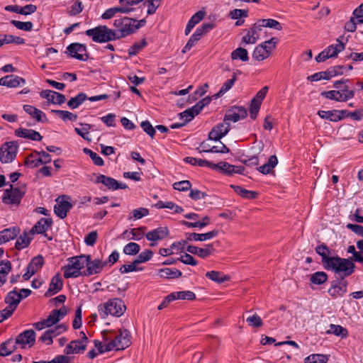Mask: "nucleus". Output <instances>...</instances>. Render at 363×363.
Here are the masks:
<instances>
[{"label":"nucleus","mask_w":363,"mask_h":363,"mask_svg":"<svg viewBox=\"0 0 363 363\" xmlns=\"http://www.w3.org/2000/svg\"><path fill=\"white\" fill-rule=\"evenodd\" d=\"M203 36L202 31L196 29L195 32L191 35L186 44L182 49V52L185 53L191 50V48L201 39Z\"/></svg>","instance_id":"09e8293b"},{"label":"nucleus","mask_w":363,"mask_h":363,"mask_svg":"<svg viewBox=\"0 0 363 363\" xmlns=\"http://www.w3.org/2000/svg\"><path fill=\"white\" fill-rule=\"evenodd\" d=\"M329 327L326 334H333L341 338H346L348 336L347 330L340 325L330 324Z\"/></svg>","instance_id":"c03bdc74"},{"label":"nucleus","mask_w":363,"mask_h":363,"mask_svg":"<svg viewBox=\"0 0 363 363\" xmlns=\"http://www.w3.org/2000/svg\"><path fill=\"white\" fill-rule=\"evenodd\" d=\"M42 98L46 99L49 102L54 104H62L65 102V96L52 90H43L40 93Z\"/></svg>","instance_id":"bb28decb"},{"label":"nucleus","mask_w":363,"mask_h":363,"mask_svg":"<svg viewBox=\"0 0 363 363\" xmlns=\"http://www.w3.org/2000/svg\"><path fill=\"white\" fill-rule=\"evenodd\" d=\"M32 238L29 236L27 233H23L17 239L15 247L18 250H22L28 247L31 241Z\"/></svg>","instance_id":"5fc2aeb1"},{"label":"nucleus","mask_w":363,"mask_h":363,"mask_svg":"<svg viewBox=\"0 0 363 363\" xmlns=\"http://www.w3.org/2000/svg\"><path fill=\"white\" fill-rule=\"evenodd\" d=\"M346 67L342 66H336L325 72H316L308 77V79L311 82H318L321 79H330L332 77L342 74Z\"/></svg>","instance_id":"ddd939ff"},{"label":"nucleus","mask_w":363,"mask_h":363,"mask_svg":"<svg viewBox=\"0 0 363 363\" xmlns=\"http://www.w3.org/2000/svg\"><path fill=\"white\" fill-rule=\"evenodd\" d=\"M347 281L343 279L340 281L333 282L328 292L333 298L343 296L347 292Z\"/></svg>","instance_id":"4be33fe9"},{"label":"nucleus","mask_w":363,"mask_h":363,"mask_svg":"<svg viewBox=\"0 0 363 363\" xmlns=\"http://www.w3.org/2000/svg\"><path fill=\"white\" fill-rule=\"evenodd\" d=\"M184 161L186 163L190 164L194 166H199V167H207L211 168V162L202 160V159H198L194 157H186L184 159Z\"/></svg>","instance_id":"4d7b16f0"},{"label":"nucleus","mask_w":363,"mask_h":363,"mask_svg":"<svg viewBox=\"0 0 363 363\" xmlns=\"http://www.w3.org/2000/svg\"><path fill=\"white\" fill-rule=\"evenodd\" d=\"M172 301L175 300H194L196 295L191 291H174L169 294Z\"/></svg>","instance_id":"79ce46f5"},{"label":"nucleus","mask_w":363,"mask_h":363,"mask_svg":"<svg viewBox=\"0 0 363 363\" xmlns=\"http://www.w3.org/2000/svg\"><path fill=\"white\" fill-rule=\"evenodd\" d=\"M278 42L279 40L277 38H272L271 39L257 45L252 53L253 59L257 61H263L268 58L271 55L272 51L276 49Z\"/></svg>","instance_id":"423d86ee"},{"label":"nucleus","mask_w":363,"mask_h":363,"mask_svg":"<svg viewBox=\"0 0 363 363\" xmlns=\"http://www.w3.org/2000/svg\"><path fill=\"white\" fill-rule=\"evenodd\" d=\"M328 279V275L324 272H316L311 275L310 281L312 284L315 285H320L325 282Z\"/></svg>","instance_id":"13d9d810"},{"label":"nucleus","mask_w":363,"mask_h":363,"mask_svg":"<svg viewBox=\"0 0 363 363\" xmlns=\"http://www.w3.org/2000/svg\"><path fill=\"white\" fill-rule=\"evenodd\" d=\"M95 183L102 184L108 189L112 191H115L117 189H125L128 188L125 184L119 182L115 179L105 176L104 174L97 175Z\"/></svg>","instance_id":"6ab92c4d"},{"label":"nucleus","mask_w":363,"mask_h":363,"mask_svg":"<svg viewBox=\"0 0 363 363\" xmlns=\"http://www.w3.org/2000/svg\"><path fill=\"white\" fill-rule=\"evenodd\" d=\"M21 301L20 300L18 294V290L15 288L11 291L9 292L5 298V302L8 306H11L13 308H16L18 305Z\"/></svg>","instance_id":"37998d69"},{"label":"nucleus","mask_w":363,"mask_h":363,"mask_svg":"<svg viewBox=\"0 0 363 363\" xmlns=\"http://www.w3.org/2000/svg\"><path fill=\"white\" fill-rule=\"evenodd\" d=\"M211 169L217 170L223 174L230 176L233 174H244L245 167L229 164L227 162H220L217 164L211 162Z\"/></svg>","instance_id":"f8f14e48"},{"label":"nucleus","mask_w":363,"mask_h":363,"mask_svg":"<svg viewBox=\"0 0 363 363\" xmlns=\"http://www.w3.org/2000/svg\"><path fill=\"white\" fill-rule=\"evenodd\" d=\"M18 145L14 142L4 143L0 147V161L1 163H10L16 157Z\"/></svg>","instance_id":"6e6552de"},{"label":"nucleus","mask_w":363,"mask_h":363,"mask_svg":"<svg viewBox=\"0 0 363 363\" xmlns=\"http://www.w3.org/2000/svg\"><path fill=\"white\" fill-rule=\"evenodd\" d=\"M262 27L258 26V21L252 27L247 30L246 34L242 37V42L246 44H255L259 38V32Z\"/></svg>","instance_id":"cd10ccee"},{"label":"nucleus","mask_w":363,"mask_h":363,"mask_svg":"<svg viewBox=\"0 0 363 363\" xmlns=\"http://www.w3.org/2000/svg\"><path fill=\"white\" fill-rule=\"evenodd\" d=\"M160 276L165 279H175L182 277V273L176 268H164L159 271Z\"/></svg>","instance_id":"a18cd8bd"},{"label":"nucleus","mask_w":363,"mask_h":363,"mask_svg":"<svg viewBox=\"0 0 363 363\" xmlns=\"http://www.w3.org/2000/svg\"><path fill=\"white\" fill-rule=\"evenodd\" d=\"M130 333L127 330H120L118 332L115 331L113 342L106 345L105 350L109 352L114 350H124L130 344Z\"/></svg>","instance_id":"0eeeda50"},{"label":"nucleus","mask_w":363,"mask_h":363,"mask_svg":"<svg viewBox=\"0 0 363 363\" xmlns=\"http://www.w3.org/2000/svg\"><path fill=\"white\" fill-rule=\"evenodd\" d=\"M52 221L50 218H40L32 228L30 233L42 234L45 233L52 225Z\"/></svg>","instance_id":"2f4dec72"},{"label":"nucleus","mask_w":363,"mask_h":363,"mask_svg":"<svg viewBox=\"0 0 363 363\" xmlns=\"http://www.w3.org/2000/svg\"><path fill=\"white\" fill-rule=\"evenodd\" d=\"M23 108L25 112L38 122H43L47 120L46 115L42 111L31 105H24Z\"/></svg>","instance_id":"72a5a7b5"},{"label":"nucleus","mask_w":363,"mask_h":363,"mask_svg":"<svg viewBox=\"0 0 363 363\" xmlns=\"http://www.w3.org/2000/svg\"><path fill=\"white\" fill-rule=\"evenodd\" d=\"M278 164V159L276 155H272L269 157L268 162L263 165L259 167L257 170L263 174H268L273 172L274 168Z\"/></svg>","instance_id":"c9c22d12"},{"label":"nucleus","mask_w":363,"mask_h":363,"mask_svg":"<svg viewBox=\"0 0 363 363\" xmlns=\"http://www.w3.org/2000/svg\"><path fill=\"white\" fill-rule=\"evenodd\" d=\"M315 252L322 257V262L325 267L327 265L328 259L332 257L329 256V248L325 244H321L315 247Z\"/></svg>","instance_id":"6e6d98bb"},{"label":"nucleus","mask_w":363,"mask_h":363,"mask_svg":"<svg viewBox=\"0 0 363 363\" xmlns=\"http://www.w3.org/2000/svg\"><path fill=\"white\" fill-rule=\"evenodd\" d=\"M85 34L91 38L92 40L96 43H101L116 40L113 31L106 26H99L88 29L85 31Z\"/></svg>","instance_id":"39448f33"},{"label":"nucleus","mask_w":363,"mask_h":363,"mask_svg":"<svg viewBox=\"0 0 363 363\" xmlns=\"http://www.w3.org/2000/svg\"><path fill=\"white\" fill-rule=\"evenodd\" d=\"M84 9V6L82 1L76 0L68 8L67 13L71 16H74L79 14Z\"/></svg>","instance_id":"e2e57ef3"},{"label":"nucleus","mask_w":363,"mask_h":363,"mask_svg":"<svg viewBox=\"0 0 363 363\" xmlns=\"http://www.w3.org/2000/svg\"><path fill=\"white\" fill-rule=\"evenodd\" d=\"M19 233L17 228H6L0 232V245L14 239Z\"/></svg>","instance_id":"4c0bfd02"},{"label":"nucleus","mask_w":363,"mask_h":363,"mask_svg":"<svg viewBox=\"0 0 363 363\" xmlns=\"http://www.w3.org/2000/svg\"><path fill=\"white\" fill-rule=\"evenodd\" d=\"M145 227H140L130 229V230H125L121 235V237L128 240H140L145 235Z\"/></svg>","instance_id":"c756f323"},{"label":"nucleus","mask_w":363,"mask_h":363,"mask_svg":"<svg viewBox=\"0 0 363 363\" xmlns=\"http://www.w3.org/2000/svg\"><path fill=\"white\" fill-rule=\"evenodd\" d=\"M44 265L43 256L38 255L33 257L28 264L26 272L22 275L24 281L29 280L35 273L41 269Z\"/></svg>","instance_id":"2eb2a0df"},{"label":"nucleus","mask_w":363,"mask_h":363,"mask_svg":"<svg viewBox=\"0 0 363 363\" xmlns=\"http://www.w3.org/2000/svg\"><path fill=\"white\" fill-rule=\"evenodd\" d=\"M218 230H213L205 233H187L185 234L188 241H206L213 239L218 235Z\"/></svg>","instance_id":"b1692460"},{"label":"nucleus","mask_w":363,"mask_h":363,"mask_svg":"<svg viewBox=\"0 0 363 363\" xmlns=\"http://www.w3.org/2000/svg\"><path fill=\"white\" fill-rule=\"evenodd\" d=\"M199 113L196 111L195 108L192 106L190 108L185 110L184 111L179 113L181 119L184 120V123L191 121Z\"/></svg>","instance_id":"69168bd1"},{"label":"nucleus","mask_w":363,"mask_h":363,"mask_svg":"<svg viewBox=\"0 0 363 363\" xmlns=\"http://www.w3.org/2000/svg\"><path fill=\"white\" fill-rule=\"evenodd\" d=\"M26 80L17 75H6L0 79V86H4L9 88H15L24 85Z\"/></svg>","instance_id":"393cba45"},{"label":"nucleus","mask_w":363,"mask_h":363,"mask_svg":"<svg viewBox=\"0 0 363 363\" xmlns=\"http://www.w3.org/2000/svg\"><path fill=\"white\" fill-rule=\"evenodd\" d=\"M70 198L67 196H59L56 199V204L54 206V212L57 216L60 218H65L67 212L72 208V204L69 202Z\"/></svg>","instance_id":"4468645a"},{"label":"nucleus","mask_w":363,"mask_h":363,"mask_svg":"<svg viewBox=\"0 0 363 363\" xmlns=\"http://www.w3.org/2000/svg\"><path fill=\"white\" fill-rule=\"evenodd\" d=\"M129 11L125 7L114 6L106 9L101 16V18L104 20L111 19L114 17L116 13H121L124 14H128Z\"/></svg>","instance_id":"e433bc0d"},{"label":"nucleus","mask_w":363,"mask_h":363,"mask_svg":"<svg viewBox=\"0 0 363 363\" xmlns=\"http://www.w3.org/2000/svg\"><path fill=\"white\" fill-rule=\"evenodd\" d=\"M230 130V125L223 120L222 123H218L208 133V139L218 141L225 136Z\"/></svg>","instance_id":"aec40b11"},{"label":"nucleus","mask_w":363,"mask_h":363,"mask_svg":"<svg viewBox=\"0 0 363 363\" xmlns=\"http://www.w3.org/2000/svg\"><path fill=\"white\" fill-rule=\"evenodd\" d=\"M345 50V44L337 38L335 44H332L324 49L328 52L329 58L335 57L337 54Z\"/></svg>","instance_id":"ea45409f"},{"label":"nucleus","mask_w":363,"mask_h":363,"mask_svg":"<svg viewBox=\"0 0 363 363\" xmlns=\"http://www.w3.org/2000/svg\"><path fill=\"white\" fill-rule=\"evenodd\" d=\"M325 268L333 271L344 279L354 272L355 265L350 259L335 256L328 259Z\"/></svg>","instance_id":"f257e3e1"},{"label":"nucleus","mask_w":363,"mask_h":363,"mask_svg":"<svg viewBox=\"0 0 363 363\" xmlns=\"http://www.w3.org/2000/svg\"><path fill=\"white\" fill-rule=\"evenodd\" d=\"M186 251L191 254L196 255L201 258L205 259L213 253L214 247L213 244H208L205 247L189 245L186 247Z\"/></svg>","instance_id":"5701e85b"},{"label":"nucleus","mask_w":363,"mask_h":363,"mask_svg":"<svg viewBox=\"0 0 363 363\" xmlns=\"http://www.w3.org/2000/svg\"><path fill=\"white\" fill-rule=\"evenodd\" d=\"M328 357L322 354H313L305 358V363H327Z\"/></svg>","instance_id":"bf43d9fd"},{"label":"nucleus","mask_w":363,"mask_h":363,"mask_svg":"<svg viewBox=\"0 0 363 363\" xmlns=\"http://www.w3.org/2000/svg\"><path fill=\"white\" fill-rule=\"evenodd\" d=\"M84 259H86L84 255L69 258L68 264L62 268L65 278H77L81 275L82 276V271L81 270L86 264Z\"/></svg>","instance_id":"20e7f679"},{"label":"nucleus","mask_w":363,"mask_h":363,"mask_svg":"<svg viewBox=\"0 0 363 363\" xmlns=\"http://www.w3.org/2000/svg\"><path fill=\"white\" fill-rule=\"evenodd\" d=\"M67 308L65 306H62L60 309H55L50 312L49 315L45 318L46 323L49 327L57 324L67 313Z\"/></svg>","instance_id":"a878e982"},{"label":"nucleus","mask_w":363,"mask_h":363,"mask_svg":"<svg viewBox=\"0 0 363 363\" xmlns=\"http://www.w3.org/2000/svg\"><path fill=\"white\" fill-rule=\"evenodd\" d=\"M66 52L72 58L86 61L89 58L86 46L84 44L73 43L67 47Z\"/></svg>","instance_id":"9b49d317"},{"label":"nucleus","mask_w":363,"mask_h":363,"mask_svg":"<svg viewBox=\"0 0 363 363\" xmlns=\"http://www.w3.org/2000/svg\"><path fill=\"white\" fill-rule=\"evenodd\" d=\"M247 115V111L245 108L242 106H233L228 109L225 116L223 120L226 122H238L241 119H244Z\"/></svg>","instance_id":"412c9836"},{"label":"nucleus","mask_w":363,"mask_h":363,"mask_svg":"<svg viewBox=\"0 0 363 363\" xmlns=\"http://www.w3.org/2000/svg\"><path fill=\"white\" fill-rule=\"evenodd\" d=\"M231 187L234 189L235 192L244 199H255L257 196V192L245 189L240 186L232 185Z\"/></svg>","instance_id":"8fccbe9b"},{"label":"nucleus","mask_w":363,"mask_h":363,"mask_svg":"<svg viewBox=\"0 0 363 363\" xmlns=\"http://www.w3.org/2000/svg\"><path fill=\"white\" fill-rule=\"evenodd\" d=\"M15 135L17 137L31 140L33 141H40L41 135L36 130L20 128L15 130Z\"/></svg>","instance_id":"c85d7f7f"},{"label":"nucleus","mask_w":363,"mask_h":363,"mask_svg":"<svg viewBox=\"0 0 363 363\" xmlns=\"http://www.w3.org/2000/svg\"><path fill=\"white\" fill-rule=\"evenodd\" d=\"M258 26L262 28H273L277 30H281L282 26L277 20L272 18L259 19L258 20Z\"/></svg>","instance_id":"49530a36"},{"label":"nucleus","mask_w":363,"mask_h":363,"mask_svg":"<svg viewBox=\"0 0 363 363\" xmlns=\"http://www.w3.org/2000/svg\"><path fill=\"white\" fill-rule=\"evenodd\" d=\"M62 279L59 274H55L51 279L49 288L45 292V296H51L59 292L62 288Z\"/></svg>","instance_id":"7c9ffc66"},{"label":"nucleus","mask_w":363,"mask_h":363,"mask_svg":"<svg viewBox=\"0 0 363 363\" xmlns=\"http://www.w3.org/2000/svg\"><path fill=\"white\" fill-rule=\"evenodd\" d=\"M88 99L87 96L84 93H79L76 96L72 97L67 102V106L71 109L77 108L81 104H82Z\"/></svg>","instance_id":"de8ad7c7"},{"label":"nucleus","mask_w":363,"mask_h":363,"mask_svg":"<svg viewBox=\"0 0 363 363\" xmlns=\"http://www.w3.org/2000/svg\"><path fill=\"white\" fill-rule=\"evenodd\" d=\"M97 309L100 317L102 319H106L108 315L114 317L122 316L126 310V306L121 298H113L103 303H100Z\"/></svg>","instance_id":"f03ea898"},{"label":"nucleus","mask_w":363,"mask_h":363,"mask_svg":"<svg viewBox=\"0 0 363 363\" xmlns=\"http://www.w3.org/2000/svg\"><path fill=\"white\" fill-rule=\"evenodd\" d=\"M86 345L80 340L71 341L65 348L64 352L66 354H78L84 352Z\"/></svg>","instance_id":"473e14b6"},{"label":"nucleus","mask_w":363,"mask_h":363,"mask_svg":"<svg viewBox=\"0 0 363 363\" xmlns=\"http://www.w3.org/2000/svg\"><path fill=\"white\" fill-rule=\"evenodd\" d=\"M84 262H86V269L82 271V276H91L100 273L103 268L106 266V263H104L102 260L96 259L94 260L91 259L90 255H84Z\"/></svg>","instance_id":"9d476101"},{"label":"nucleus","mask_w":363,"mask_h":363,"mask_svg":"<svg viewBox=\"0 0 363 363\" xmlns=\"http://www.w3.org/2000/svg\"><path fill=\"white\" fill-rule=\"evenodd\" d=\"M25 194V191L21 190L18 188H13L11 186L10 189H6L2 197V201L6 204H13L18 206L21 199Z\"/></svg>","instance_id":"dca6fc26"},{"label":"nucleus","mask_w":363,"mask_h":363,"mask_svg":"<svg viewBox=\"0 0 363 363\" xmlns=\"http://www.w3.org/2000/svg\"><path fill=\"white\" fill-rule=\"evenodd\" d=\"M345 92L337 90H330L323 91L320 96L330 100H334L338 102H345L354 96V91L353 89H344Z\"/></svg>","instance_id":"1a4fd4ad"},{"label":"nucleus","mask_w":363,"mask_h":363,"mask_svg":"<svg viewBox=\"0 0 363 363\" xmlns=\"http://www.w3.org/2000/svg\"><path fill=\"white\" fill-rule=\"evenodd\" d=\"M140 250V245L136 242H128L123 249V252L127 255H135Z\"/></svg>","instance_id":"052dcab7"},{"label":"nucleus","mask_w":363,"mask_h":363,"mask_svg":"<svg viewBox=\"0 0 363 363\" xmlns=\"http://www.w3.org/2000/svg\"><path fill=\"white\" fill-rule=\"evenodd\" d=\"M169 231L167 227L155 228L145 234V238L150 241V246L155 247L157 241H160L168 237Z\"/></svg>","instance_id":"f3484780"},{"label":"nucleus","mask_w":363,"mask_h":363,"mask_svg":"<svg viewBox=\"0 0 363 363\" xmlns=\"http://www.w3.org/2000/svg\"><path fill=\"white\" fill-rule=\"evenodd\" d=\"M205 13L204 11H199L194 13L189 21L187 23V25L186 26L184 33L186 35H188L191 30L194 28V27L199 23L204 17Z\"/></svg>","instance_id":"58836bf2"},{"label":"nucleus","mask_w":363,"mask_h":363,"mask_svg":"<svg viewBox=\"0 0 363 363\" xmlns=\"http://www.w3.org/2000/svg\"><path fill=\"white\" fill-rule=\"evenodd\" d=\"M206 277L218 284H222L230 279V277L228 275L224 274L221 272L214 270L207 272L206 273Z\"/></svg>","instance_id":"a19ab883"},{"label":"nucleus","mask_w":363,"mask_h":363,"mask_svg":"<svg viewBox=\"0 0 363 363\" xmlns=\"http://www.w3.org/2000/svg\"><path fill=\"white\" fill-rule=\"evenodd\" d=\"M52 112L57 114L64 121H75L77 118V116L76 114L68 111L52 110Z\"/></svg>","instance_id":"680f3d73"},{"label":"nucleus","mask_w":363,"mask_h":363,"mask_svg":"<svg viewBox=\"0 0 363 363\" xmlns=\"http://www.w3.org/2000/svg\"><path fill=\"white\" fill-rule=\"evenodd\" d=\"M246 322L250 326L253 328H259L263 325L262 318L256 313L247 317Z\"/></svg>","instance_id":"774afa93"},{"label":"nucleus","mask_w":363,"mask_h":363,"mask_svg":"<svg viewBox=\"0 0 363 363\" xmlns=\"http://www.w3.org/2000/svg\"><path fill=\"white\" fill-rule=\"evenodd\" d=\"M236 74L235 73L233 74V76L231 79H228L221 86L219 91L216 93L214 96L216 98H219L222 96L224 94H225L228 91H229L233 86L234 85L235 81H236Z\"/></svg>","instance_id":"864d4df0"},{"label":"nucleus","mask_w":363,"mask_h":363,"mask_svg":"<svg viewBox=\"0 0 363 363\" xmlns=\"http://www.w3.org/2000/svg\"><path fill=\"white\" fill-rule=\"evenodd\" d=\"M15 342L21 348L24 349L28 345L32 347L35 342V333L33 330H26L18 335Z\"/></svg>","instance_id":"a211bd4d"},{"label":"nucleus","mask_w":363,"mask_h":363,"mask_svg":"<svg viewBox=\"0 0 363 363\" xmlns=\"http://www.w3.org/2000/svg\"><path fill=\"white\" fill-rule=\"evenodd\" d=\"M17 348L13 339H9L0 345V356L6 357L12 354Z\"/></svg>","instance_id":"f704fd0d"},{"label":"nucleus","mask_w":363,"mask_h":363,"mask_svg":"<svg viewBox=\"0 0 363 363\" xmlns=\"http://www.w3.org/2000/svg\"><path fill=\"white\" fill-rule=\"evenodd\" d=\"M113 27L114 29H112V31H113L116 40L125 38L139 29L137 20L128 17L116 18Z\"/></svg>","instance_id":"7ed1b4c3"},{"label":"nucleus","mask_w":363,"mask_h":363,"mask_svg":"<svg viewBox=\"0 0 363 363\" xmlns=\"http://www.w3.org/2000/svg\"><path fill=\"white\" fill-rule=\"evenodd\" d=\"M336 110L332 111H318V115L323 119H326L333 122L341 121V117L337 116Z\"/></svg>","instance_id":"3c124183"},{"label":"nucleus","mask_w":363,"mask_h":363,"mask_svg":"<svg viewBox=\"0 0 363 363\" xmlns=\"http://www.w3.org/2000/svg\"><path fill=\"white\" fill-rule=\"evenodd\" d=\"M11 23L17 29L24 31H30L33 30V24L30 21L23 22L20 21L13 20L11 21Z\"/></svg>","instance_id":"338daca9"},{"label":"nucleus","mask_w":363,"mask_h":363,"mask_svg":"<svg viewBox=\"0 0 363 363\" xmlns=\"http://www.w3.org/2000/svg\"><path fill=\"white\" fill-rule=\"evenodd\" d=\"M232 60H240L242 62L249 60L247 50L242 48H238L231 52Z\"/></svg>","instance_id":"603ef678"},{"label":"nucleus","mask_w":363,"mask_h":363,"mask_svg":"<svg viewBox=\"0 0 363 363\" xmlns=\"http://www.w3.org/2000/svg\"><path fill=\"white\" fill-rule=\"evenodd\" d=\"M153 256V252L150 250H145L140 252L137 258L134 260L135 264H141L146 262L152 259Z\"/></svg>","instance_id":"0e129e2a"}]
</instances>
